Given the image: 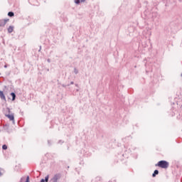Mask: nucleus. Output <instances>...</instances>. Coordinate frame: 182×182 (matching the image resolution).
<instances>
[{
  "mask_svg": "<svg viewBox=\"0 0 182 182\" xmlns=\"http://www.w3.org/2000/svg\"><path fill=\"white\" fill-rule=\"evenodd\" d=\"M41 49H42V47L40 46V49H39L38 52H41Z\"/></svg>",
  "mask_w": 182,
  "mask_h": 182,
  "instance_id": "obj_22",
  "label": "nucleus"
},
{
  "mask_svg": "<svg viewBox=\"0 0 182 182\" xmlns=\"http://www.w3.org/2000/svg\"><path fill=\"white\" fill-rule=\"evenodd\" d=\"M73 83H74L73 82H70V85H73Z\"/></svg>",
  "mask_w": 182,
  "mask_h": 182,
  "instance_id": "obj_25",
  "label": "nucleus"
},
{
  "mask_svg": "<svg viewBox=\"0 0 182 182\" xmlns=\"http://www.w3.org/2000/svg\"><path fill=\"white\" fill-rule=\"evenodd\" d=\"M63 143V141H62V140L58 141L59 144H62Z\"/></svg>",
  "mask_w": 182,
  "mask_h": 182,
  "instance_id": "obj_17",
  "label": "nucleus"
},
{
  "mask_svg": "<svg viewBox=\"0 0 182 182\" xmlns=\"http://www.w3.org/2000/svg\"><path fill=\"white\" fill-rule=\"evenodd\" d=\"M74 73L77 75V73H79V70L77 68H74Z\"/></svg>",
  "mask_w": 182,
  "mask_h": 182,
  "instance_id": "obj_16",
  "label": "nucleus"
},
{
  "mask_svg": "<svg viewBox=\"0 0 182 182\" xmlns=\"http://www.w3.org/2000/svg\"><path fill=\"white\" fill-rule=\"evenodd\" d=\"M8 149V146H6V144H4L3 146H2V149L3 150H6Z\"/></svg>",
  "mask_w": 182,
  "mask_h": 182,
  "instance_id": "obj_14",
  "label": "nucleus"
},
{
  "mask_svg": "<svg viewBox=\"0 0 182 182\" xmlns=\"http://www.w3.org/2000/svg\"><path fill=\"white\" fill-rule=\"evenodd\" d=\"M5 174V169L0 168V177H2Z\"/></svg>",
  "mask_w": 182,
  "mask_h": 182,
  "instance_id": "obj_8",
  "label": "nucleus"
},
{
  "mask_svg": "<svg viewBox=\"0 0 182 182\" xmlns=\"http://www.w3.org/2000/svg\"><path fill=\"white\" fill-rule=\"evenodd\" d=\"M85 1H86V0H81V2H85Z\"/></svg>",
  "mask_w": 182,
  "mask_h": 182,
  "instance_id": "obj_24",
  "label": "nucleus"
},
{
  "mask_svg": "<svg viewBox=\"0 0 182 182\" xmlns=\"http://www.w3.org/2000/svg\"><path fill=\"white\" fill-rule=\"evenodd\" d=\"M47 62H48V63H50V59L48 58V59L47 60Z\"/></svg>",
  "mask_w": 182,
  "mask_h": 182,
  "instance_id": "obj_20",
  "label": "nucleus"
},
{
  "mask_svg": "<svg viewBox=\"0 0 182 182\" xmlns=\"http://www.w3.org/2000/svg\"><path fill=\"white\" fill-rule=\"evenodd\" d=\"M80 2H82V0H75V4H76L77 5H79Z\"/></svg>",
  "mask_w": 182,
  "mask_h": 182,
  "instance_id": "obj_13",
  "label": "nucleus"
},
{
  "mask_svg": "<svg viewBox=\"0 0 182 182\" xmlns=\"http://www.w3.org/2000/svg\"><path fill=\"white\" fill-rule=\"evenodd\" d=\"M75 86H77V84H75Z\"/></svg>",
  "mask_w": 182,
  "mask_h": 182,
  "instance_id": "obj_26",
  "label": "nucleus"
},
{
  "mask_svg": "<svg viewBox=\"0 0 182 182\" xmlns=\"http://www.w3.org/2000/svg\"><path fill=\"white\" fill-rule=\"evenodd\" d=\"M11 96L12 97V100H15L16 99V95L15 94V92H11Z\"/></svg>",
  "mask_w": 182,
  "mask_h": 182,
  "instance_id": "obj_9",
  "label": "nucleus"
},
{
  "mask_svg": "<svg viewBox=\"0 0 182 182\" xmlns=\"http://www.w3.org/2000/svg\"><path fill=\"white\" fill-rule=\"evenodd\" d=\"M158 174H159V170L156 169L152 174V177H156Z\"/></svg>",
  "mask_w": 182,
  "mask_h": 182,
  "instance_id": "obj_10",
  "label": "nucleus"
},
{
  "mask_svg": "<svg viewBox=\"0 0 182 182\" xmlns=\"http://www.w3.org/2000/svg\"><path fill=\"white\" fill-rule=\"evenodd\" d=\"M40 182H46L45 179H41Z\"/></svg>",
  "mask_w": 182,
  "mask_h": 182,
  "instance_id": "obj_21",
  "label": "nucleus"
},
{
  "mask_svg": "<svg viewBox=\"0 0 182 182\" xmlns=\"http://www.w3.org/2000/svg\"><path fill=\"white\" fill-rule=\"evenodd\" d=\"M4 68H8V66H7L6 65H4Z\"/></svg>",
  "mask_w": 182,
  "mask_h": 182,
  "instance_id": "obj_23",
  "label": "nucleus"
},
{
  "mask_svg": "<svg viewBox=\"0 0 182 182\" xmlns=\"http://www.w3.org/2000/svg\"><path fill=\"white\" fill-rule=\"evenodd\" d=\"M48 145H49V146H50V144H52L50 143V140H48Z\"/></svg>",
  "mask_w": 182,
  "mask_h": 182,
  "instance_id": "obj_19",
  "label": "nucleus"
},
{
  "mask_svg": "<svg viewBox=\"0 0 182 182\" xmlns=\"http://www.w3.org/2000/svg\"><path fill=\"white\" fill-rule=\"evenodd\" d=\"M15 14L13 11H9L8 13V16H10V18H12V16H14Z\"/></svg>",
  "mask_w": 182,
  "mask_h": 182,
  "instance_id": "obj_11",
  "label": "nucleus"
},
{
  "mask_svg": "<svg viewBox=\"0 0 182 182\" xmlns=\"http://www.w3.org/2000/svg\"><path fill=\"white\" fill-rule=\"evenodd\" d=\"M158 15H159V14H157V12H152V14H151L152 18H157Z\"/></svg>",
  "mask_w": 182,
  "mask_h": 182,
  "instance_id": "obj_12",
  "label": "nucleus"
},
{
  "mask_svg": "<svg viewBox=\"0 0 182 182\" xmlns=\"http://www.w3.org/2000/svg\"><path fill=\"white\" fill-rule=\"evenodd\" d=\"M25 180H26V181H25ZM23 181H25V182H29V176H28L26 177V179L25 176H23V177L21 178L20 182H23Z\"/></svg>",
  "mask_w": 182,
  "mask_h": 182,
  "instance_id": "obj_6",
  "label": "nucleus"
},
{
  "mask_svg": "<svg viewBox=\"0 0 182 182\" xmlns=\"http://www.w3.org/2000/svg\"><path fill=\"white\" fill-rule=\"evenodd\" d=\"M44 181H45L46 182L49 181V175H48L47 176L45 177Z\"/></svg>",
  "mask_w": 182,
  "mask_h": 182,
  "instance_id": "obj_15",
  "label": "nucleus"
},
{
  "mask_svg": "<svg viewBox=\"0 0 182 182\" xmlns=\"http://www.w3.org/2000/svg\"><path fill=\"white\" fill-rule=\"evenodd\" d=\"M58 178H59V176L55 175L54 177L50 180V182H58Z\"/></svg>",
  "mask_w": 182,
  "mask_h": 182,
  "instance_id": "obj_4",
  "label": "nucleus"
},
{
  "mask_svg": "<svg viewBox=\"0 0 182 182\" xmlns=\"http://www.w3.org/2000/svg\"><path fill=\"white\" fill-rule=\"evenodd\" d=\"M0 97L1 100H6V97H5V95H4V91L0 90Z\"/></svg>",
  "mask_w": 182,
  "mask_h": 182,
  "instance_id": "obj_5",
  "label": "nucleus"
},
{
  "mask_svg": "<svg viewBox=\"0 0 182 182\" xmlns=\"http://www.w3.org/2000/svg\"><path fill=\"white\" fill-rule=\"evenodd\" d=\"M156 166L161 168H168L169 164L166 161H159Z\"/></svg>",
  "mask_w": 182,
  "mask_h": 182,
  "instance_id": "obj_1",
  "label": "nucleus"
},
{
  "mask_svg": "<svg viewBox=\"0 0 182 182\" xmlns=\"http://www.w3.org/2000/svg\"><path fill=\"white\" fill-rule=\"evenodd\" d=\"M14 26H10L8 28H7V31H8V33H12V32H14Z\"/></svg>",
  "mask_w": 182,
  "mask_h": 182,
  "instance_id": "obj_7",
  "label": "nucleus"
},
{
  "mask_svg": "<svg viewBox=\"0 0 182 182\" xmlns=\"http://www.w3.org/2000/svg\"><path fill=\"white\" fill-rule=\"evenodd\" d=\"M6 110H7L8 113H11V109L9 108H7Z\"/></svg>",
  "mask_w": 182,
  "mask_h": 182,
  "instance_id": "obj_18",
  "label": "nucleus"
},
{
  "mask_svg": "<svg viewBox=\"0 0 182 182\" xmlns=\"http://www.w3.org/2000/svg\"><path fill=\"white\" fill-rule=\"evenodd\" d=\"M9 22V18H4L0 20V27L4 28L6 25V23Z\"/></svg>",
  "mask_w": 182,
  "mask_h": 182,
  "instance_id": "obj_2",
  "label": "nucleus"
},
{
  "mask_svg": "<svg viewBox=\"0 0 182 182\" xmlns=\"http://www.w3.org/2000/svg\"><path fill=\"white\" fill-rule=\"evenodd\" d=\"M129 150H132V148H129Z\"/></svg>",
  "mask_w": 182,
  "mask_h": 182,
  "instance_id": "obj_27",
  "label": "nucleus"
},
{
  "mask_svg": "<svg viewBox=\"0 0 182 182\" xmlns=\"http://www.w3.org/2000/svg\"><path fill=\"white\" fill-rule=\"evenodd\" d=\"M6 117H8L9 120H11V122H13L14 124H15V117L14 116V114H6Z\"/></svg>",
  "mask_w": 182,
  "mask_h": 182,
  "instance_id": "obj_3",
  "label": "nucleus"
}]
</instances>
